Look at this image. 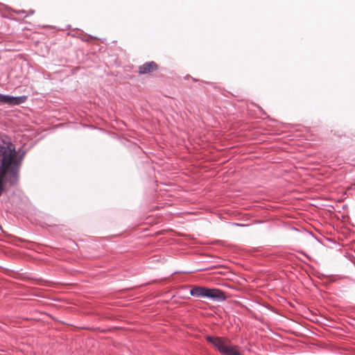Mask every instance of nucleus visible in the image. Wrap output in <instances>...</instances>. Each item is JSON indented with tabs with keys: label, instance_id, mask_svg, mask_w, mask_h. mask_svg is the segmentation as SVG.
I'll return each mask as SVG.
<instances>
[{
	"label": "nucleus",
	"instance_id": "f257e3e1",
	"mask_svg": "<svg viewBox=\"0 0 355 355\" xmlns=\"http://www.w3.org/2000/svg\"><path fill=\"white\" fill-rule=\"evenodd\" d=\"M24 155L10 139L0 137V197L17 184Z\"/></svg>",
	"mask_w": 355,
	"mask_h": 355
},
{
	"label": "nucleus",
	"instance_id": "7ed1b4c3",
	"mask_svg": "<svg viewBox=\"0 0 355 355\" xmlns=\"http://www.w3.org/2000/svg\"><path fill=\"white\" fill-rule=\"evenodd\" d=\"M26 100V96H25L14 97L0 94V104L3 103L10 105H16L24 103Z\"/></svg>",
	"mask_w": 355,
	"mask_h": 355
},
{
	"label": "nucleus",
	"instance_id": "20e7f679",
	"mask_svg": "<svg viewBox=\"0 0 355 355\" xmlns=\"http://www.w3.org/2000/svg\"><path fill=\"white\" fill-rule=\"evenodd\" d=\"M215 301H224L226 299L225 294L223 291L218 288H207L206 297Z\"/></svg>",
	"mask_w": 355,
	"mask_h": 355
},
{
	"label": "nucleus",
	"instance_id": "f03ea898",
	"mask_svg": "<svg viewBox=\"0 0 355 355\" xmlns=\"http://www.w3.org/2000/svg\"><path fill=\"white\" fill-rule=\"evenodd\" d=\"M206 340L223 354L241 355L236 346L230 345V341L225 338L207 336Z\"/></svg>",
	"mask_w": 355,
	"mask_h": 355
},
{
	"label": "nucleus",
	"instance_id": "39448f33",
	"mask_svg": "<svg viewBox=\"0 0 355 355\" xmlns=\"http://www.w3.org/2000/svg\"><path fill=\"white\" fill-rule=\"evenodd\" d=\"M157 69V64L155 62L151 61L139 66L138 72L139 74L150 73L156 71Z\"/></svg>",
	"mask_w": 355,
	"mask_h": 355
},
{
	"label": "nucleus",
	"instance_id": "423d86ee",
	"mask_svg": "<svg viewBox=\"0 0 355 355\" xmlns=\"http://www.w3.org/2000/svg\"><path fill=\"white\" fill-rule=\"evenodd\" d=\"M207 287L202 286H193L190 290V294L192 296L198 297H206Z\"/></svg>",
	"mask_w": 355,
	"mask_h": 355
}]
</instances>
